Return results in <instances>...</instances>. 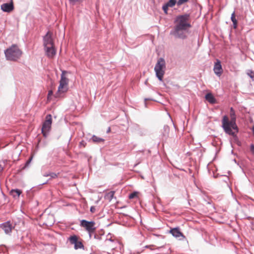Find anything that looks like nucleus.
Listing matches in <instances>:
<instances>
[{
    "label": "nucleus",
    "instance_id": "obj_1",
    "mask_svg": "<svg viewBox=\"0 0 254 254\" xmlns=\"http://www.w3.org/2000/svg\"><path fill=\"white\" fill-rule=\"evenodd\" d=\"M190 17L189 13L177 16L174 20L175 25L170 31V34L174 36L175 38L186 39L187 38V33L191 27Z\"/></svg>",
    "mask_w": 254,
    "mask_h": 254
},
{
    "label": "nucleus",
    "instance_id": "obj_2",
    "mask_svg": "<svg viewBox=\"0 0 254 254\" xmlns=\"http://www.w3.org/2000/svg\"><path fill=\"white\" fill-rule=\"evenodd\" d=\"M22 53V51L16 45H12L4 51L6 59L10 61H17L20 58Z\"/></svg>",
    "mask_w": 254,
    "mask_h": 254
},
{
    "label": "nucleus",
    "instance_id": "obj_3",
    "mask_svg": "<svg viewBox=\"0 0 254 254\" xmlns=\"http://www.w3.org/2000/svg\"><path fill=\"white\" fill-rule=\"evenodd\" d=\"M231 121L229 120V119L227 116L225 115L223 116L222 120V127H223L224 130L226 133L231 135L233 136H235L236 133L235 131H232V130L231 129V127L236 119V118L234 116V114L232 115V114L231 113Z\"/></svg>",
    "mask_w": 254,
    "mask_h": 254
},
{
    "label": "nucleus",
    "instance_id": "obj_4",
    "mask_svg": "<svg viewBox=\"0 0 254 254\" xmlns=\"http://www.w3.org/2000/svg\"><path fill=\"white\" fill-rule=\"evenodd\" d=\"M166 67L165 61L162 58H159L155 66L154 70L157 77L160 81L163 80V75L165 73L164 69Z\"/></svg>",
    "mask_w": 254,
    "mask_h": 254
},
{
    "label": "nucleus",
    "instance_id": "obj_5",
    "mask_svg": "<svg viewBox=\"0 0 254 254\" xmlns=\"http://www.w3.org/2000/svg\"><path fill=\"white\" fill-rule=\"evenodd\" d=\"M52 123V116L50 114H48L46 117V120L43 123L42 127V133L45 137H47L48 135L49 132L51 128Z\"/></svg>",
    "mask_w": 254,
    "mask_h": 254
},
{
    "label": "nucleus",
    "instance_id": "obj_6",
    "mask_svg": "<svg viewBox=\"0 0 254 254\" xmlns=\"http://www.w3.org/2000/svg\"><path fill=\"white\" fill-rule=\"evenodd\" d=\"M67 72L65 70H63L61 74V79L60 81V85L58 87V92H65L67 90V86L68 83V79L65 76V74Z\"/></svg>",
    "mask_w": 254,
    "mask_h": 254
},
{
    "label": "nucleus",
    "instance_id": "obj_7",
    "mask_svg": "<svg viewBox=\"0 0 254 254\" xmlns=\"http://www.w3.org/2000/svg\"><path fill=\"white\" fill-rule=\"evenodd\" d=\"M80 226L84 228L88 232H94L96 230L95 226V223L94 221H88L83 219L80 221Z\"/></svg>",
    "mask_w": 254,
    "mask_h": 254
},
{
    "label": "nucleus",
    "instance_id": "obj_8",
    "mask_svg": "<svg viewBox=\"0 0 254 254\" xmlns=\"http://www.w3.org/2000/svg\"><path fill=\"white\" fill-rule=\"evenodd\" d=\"M68 240L71 244H73L74 245V248L75 250L84 248V246L82 243L78 241V238L76 235L70 236L68 238Z\"/></svg>",
    "mask_w": 254,
    "mask_h": 254
},
{
    "label": "nucleus",
    "instance_id": "obj_9",
    "mask_svg": "<svg viewBox=\"0 0 254 254\" xmlns=\"http://www.w3.org/2000/svg\"><path fill=\"white\" fill-rule=\"evenodd\" d=\"M44 47L54 46V42L52 39V33L48 32L43 38Z\"/></svg>",
    "mask_w": 254,
    "mask_h": 254
},
{
    "label": "nucleus",
    "instance_id": "obj_10",
    "mask_svg": "<svg viewBox=\"0 0 254 254\" xmlns=\"http://www.w3.org/2000/svg\"><path fill=\"white\" fill-rule=\"evenodd\" d=\"M1 9L6 12L9 13L14 9V5L12 0H10L9 3H4L1 5Z\"/></svg>",
    "mask_w": 254,
    "mask_h": 254
},
{
    "label": "nucleus",
    "instance_id": "obj_11",
    "mask_svg": "<svg viewBox=\"0 0 254 254\" xmlns=\"http://www.w3.org/2000/svg\"><path fill=\"white\" fill-rule=\"evenodd\" d=\"M213 70L214 73L218 76H220L222 72V65L221 64V62L219 60H217V62L215 63Z\"/></svg>",
    "mask_w": 254,
    "mask_h": 254
},
{
    "label": "nucleus",
    "instance_id": "obj_12",
    "mask_svg": "<svg viewBox=\"0 0 254 254\" xmlns=\"http://www.w3.org/2000/svg\"><path fill=\"white\" fill-rule=\"evenodd\" d=\"M0 228L3 230L6 234L10 233L11 231V225L9 221L1 224Z\"/></svg>",
    "mask_w": 254,
    "mask_h": 254
},
{
    "label": "nucleus",
    "instance_id": "obj_13",
    "mask_svg": "<svg viewBox=\"0 0 254 254\" xmlns=\"http://www.w3.org/2000/svg\"><path fill=\"white\" fill-rule=\"evenodd\" d=\"M45 50L47 56L49 58H53L56 55V50L54 46L45 47Z\"/></svg>",
    "mask_w": 254,
    "mask_h": 254
},
{
    "label": "nucleus",
    "instance_id": "obj_14",
    "mask_svg": "<svg viewBox=\"0 0 254 254\" xmlns=\"http://www.w3.org/2000/svg\"><path fill=\"white\" fill-rule=\"evenodd\" d=\"M170 233H171L172 235L176 238L183 236V234L180 232L179 228H174L170 230Z\"/></svg>",
    "mask_w": 254,
    "mask_h": 254
},
{
    "label": "nucleus",
    "instance_id": "obj_15",
    "mask_svg": "<svg viewBox=\"0 0 254 254\" xmlns=\"http://www.w3.org/2000/svg\"><path fill=\"white\" fill-rule=\"evenodd\" d=\"M21 193L22 191L19 189L11 190L10 191V194L15 198H18Z\"/></svg>",
    "mask_w": 254,
    "mask_h": 254
},
{
    "label": "nucleus",
    "instance_id": "obj_16",
    "mask_svg": "<svg viewBox=\"0 0 254 254\" xmlns=\"http://www.w3.org/2000/svg\"><path fill=\"white\" fill-rule=\"evenodd\" d=\"M90 140L95 143H103L105 140L103 138L97 136L95 135L92 136Z\"/></svg>",
    "mask_w": 254,
    "mask_h": 254
},
{
    "label": "nucleus",
    "instance_id": "obj_17",
    "mask_svg": "<svg viewBox=\"0 0 254 254\" xmlns=\"http://www.w3.org/2000/svg\"><path fill=\"white\" fill-rule=\"evenodd\" d=\"M205 99L211 104H214L216 103V99L211 93L206 94L205 95Z\"/></svg>",
    "mask_w": 254,
    "mask_h": 254
},
{
    "label": "nucleus",
    "instance_id": "obj_18",
    "mask_svg": "<svg viewBox=\"0 0 254 254\" xmlns=\"http://www.w3.org/2000/svg\"><path fill=\"white\" fill-rule=\"evenodd\" d=\"M231 20L233 22V27L234 29H236L237 27L238 22L235 17V12L234 11L231 14Z\"/></svg>",
    "mask_w": 254,
    "mask_h": 254
},
{
    "label": "nucleus",
    "instance_id": "obj_19",
    "mask_svg": "<svg viewBox=\"0 0 254 254\" xmlns=\"http://www.w3.org/2000/svg\"><path fill=\"white\" fill-rule=\"evenodd\" d=\"M169 127L167 125H165L163 127V131H162V135L164 137L166 138L168 136L169 132Z\"/></svg>",
    "mask_w": 254,
    "mask_h": 254
},
{
    "label": "nucleus",
    "instance_id": "obj_20",
    "mask_svg": "<svg viewBox=\"0 0 254 254\" xmlns=\"http://www.w3.org/2000/svg\"><path fill=\"white\" fill-rule=\"evenodd\" d=\"M103 234L95 233L94 235V239L96 240V243H98L100 241L102 240V236Z\"/></svg>",
    "mask_w": 254,
    "mask_h": 254
},
{
    "label": "nucleus",
    "instance_id": "obj_21",
    "mask_svg": "<svg viewBox=\"0 0 254 254\" xmlns=\"http://www.w3.org/2000/svg\"><path fill=\"white\" fill-rule=\"evenodd\" d=\"M115 191H111L109 192L106 195V198L109 200V201H111L114 196L115 194Z\"/></svg>",
    "mask_w": 254,
    "mask_h": 254
},
{
    "label": "nucleus",
    "instance_id": "obj_22",
    "mask_svg": "<svg viewBox=\"0 0 254 254\" xmlns=\"http://www.w3.org/2000/svg\"><path fill=\"white\" fill-rule=\"evenodd\" d=\"M177 3L176 0H169L166 4L169 7H173Z\"/></svg>",
    "mask_w": 254,
    "mask_h": 254
},
{
    "label": "nucleus",
    "instance_id": "obj_23",
    "mask_svg": "<svg viewBox=\"0 0 254 254\" xmlns=\"http://www.w3.org/2000/svg\"><path fill=\"white\" fill-rule=\"evenodd\" d=\"M233 129L234 130H235L237 132H238V131H239L238 127H237V126L236 125V120H235V121L233 123V125H232V126L231 127V129Z\"/></svg>",
    "mask_w": 254,
    "mask_h": 254
},
{
    "label": "nucleus",
    "instance_id": "obj_24",
    "mask_svg": "<svg viewBox=\"0 0 254 254\" xmlns=\"http://www.w3.org/2000/svg\"><path fill=\"white\" fill-rule=\"evenodd\" d=\"M135 197H137V192L135 191L130 193L128 196L129 199H133Z\"/></svg>",
    "mask_w": 254,
    "mask_h": 254
},
{
    "label": "nucleus",
    "instance_id": "obj_25",
    "mask_svg": "<svg viewBox=\"0 0 254 254\" xmlns=\"http://www.w3.org/2000/svg\"><path fill=\"white\" fill-rule=\"evenodd\" d=\"M188 1L189 0H178V1L177 2V3L178 6H180L183 3L188 2Z\"/></svg>",
    "mask_w": 254,
    "mask_h": 254
},
{
    "label": "nucleus",
    "instance_id": "obj_26",
    "mask_svg": "<svg viewBox=\"0 0 254 254\" xmlns=\"http://www.w3.org/2000/svg\"><path fill=\"white\" fill-rule=\"evenodd\" d=\"M168 7L169 6L166 4H164L162 6V9L165 13H167Z\"/></svg>",
    "mask_w": 254,
    "mask_h": 254
},
{
    "label": "nucleus",
    "instance_id": "obj_27",
    "mask_svg": "<svg viewBox=\"0 0 254 254\" xmlns=\"http://www.w3.org/2000/svg\"><path fill=\"white\" fill-rule=\"evenodd\" d=\"M32 159V157H31L30 158H29V159L26 161L25 164V166L24 167V168H26L27 166H28L29 165V164H30V162L31 161Z\"/></svg>",
    "mask_w": 254,
    "mask_h": 254
},
{
    "label": "nucleus",
    "instance_id": "obj_28",
    "mask_svg": "<svg viewBox=\"0 0 254 254\" xmlns=\"http://www.w3.org/2000/svg\"><path fill=\"white\" fill-rule=\"evenodd\" d=\"M49 175L51 178H56L57 177V175L55 173H49Z\"/></svg>",
    "mask_w": 254,
    "mask_h": 254
},
{
    "label": "nucleus",
    "instance_id": "obj_29",
    "mask_svg": "<svg viewBox=\"0 0 254 254\" xmlns=\"http://www.w3.org/2000/svg\"><path fill=\"white\" fill-rule=\"evenodd\" d=\"M250 73H248V75L251 78L254 77V72L252 70H250Z\"/></svg>",
    "mask_w": 254,
    "mask_h": 254
},
{
    "label": "nucleus",
    "instance_id": "obj_30",
    "mask_svg": "<svg viewBox=\"0 0 254 254\" xmlns=\"http://www.w3.org/2000/svg\"><path fill=\"white\" fill-rule=\"evenodd\" d=\"M250 150L254 154V144H252L250 146Z\"/></svg>",
    "mask_w": 254,
    "mask_h": 254
},
{
    "label": "nucleus",
    "instance_id": "obj_31",
    "mask_svg": "<svg viewBox=\"0 0 254 254\" xmlns=\"http://www.w3.org/2000/svg\"><path fill=\"white\" fill-rule=\"evenodd\" d=\"M95 210V208L94 206H91L90 208V211L92 213L94 212Z\"/></svg>",
    "mask_w": 254,
    "mask_h": 254
},
{
    "label": "nucleus",
    "instance_id": "obj_32",
    "mask_svg": "<svg viewBox=\"0 0 254 254\" xmlns=\"http://www.w3.org/2000/svg\"><path fill=\"white\" fill-rule=\"evenodd\" d=\"M105 241V242H106L107 241H111V242H113V240L111 238L109 239H106Z\"/></svg>",
    "mask_w": 254,
    "mask_h": 254
},
{
    "label": "nucleus",
    "instance_id": "obj_33",
    "mask_svg": "<svg viewBox=\"0 0 254 254\" xmlns=\"http://www.w3.org/2000/svg\"><path fill=\"white\" fill-rule=\"evenodd\" d=\"M93 233V232H90H90H88V233H89V236L90 238H91V237H92V233Z\"/></svg>",
    "mask_w": 254,
    "mask_h": 254
},
{
    "label": "nucleus",
    "instance_id": "obj_34",
    "mask_svg": "<svg viewBox=\"0 0 254 254\" xmlns=\"http://www.w3.org/2000/svg\"><path fill=\"white\" fill-rule=\"evenodd\" d=\"M53 94V91H49V93H48V95L50 96L51 95H52Z\"/></svg>",
    "mask_w": 254,
    "mask_h": 254
},
{
    "label": "nucleus",
    "instance_id": "obj_35",
    "mask_svg": "<svg viewBox=\"0 0 254 254\" xmlns=\"http://www.w3.org/2000/svg\"><path fill=\"white\" fill-rule=\"evenodd\" d=\"M44 177H48L49 176V173H46V174H45L44 175H43Z\"/></svg>",
    "mask_w": 254,
    "mask_h": 254
},
{
    "label": "nucleus",
    "instance_id": "obj_36",
    "mask_svg": "<svg viewBox=\"0 0 254 254\" xmlns=\"http://www.w3.org/2000/svg\"><path fill=\"white\" fill-rule=\"evenodd\" d=\"M3 170V167L0 165V172Z\"/></svg>",
    "mask_w": 254,
    "mask_h": 254
},
{
    "label": "nucleus",
    "instance_id": "obj_37",
    "mask_svg": "<svg viewBox=\"0 0 254 254\" xmlns=\"http://www.w3.org/2000/svg\"><path fill=\"white\" fill-rule=\"evenodd\" d=\"M252 131H253V134H254V125L253 126L252 128Z\"/></svg>",
    "mask_w": 254,
    "mask_h": 254
},
{
    "label": "nucleus",
    "instance_id": "obj_38",
    "mask_svg": "<svg viewBox=\"0 0 254 254\" xmlns=\"http://www.w3.org/2000/svg\"><path fill=\"white\" fill-rule=\"evenodd\" d=\"M111 131V129H110V127H109L107 131V133H109L110 131Z\"/></svg>",
    "mask_w": 254,
    "mask_h": 254
},
{
    "label": "nucleus",
    "instance_id": "obj_39",
    "mask_svg": "<svg viewBox=\"0 0 254 254\" xmlns=\"http://www.w3.org/2000/svg\"><path fill=\"white\" fill-rule=\"evenodd\" d=\"M152 99H150V98H145V101H147V100H152Z\"/></svg>",
    "mask_w": 254,
    "mask_h": 254
},
{
    "label": "nucleus",
    "instance_id": "obj_40",
    "mask_svg": "<svg viewBox=\"0 0 254 254\" xmlns=\"http://www.w3.org/2000/svg\"><path fill=\"white\" fill-rule=\"evenodd\" d=\"M231 111H233V108H231Z\"/></svg>",
    "mask_w": 254,
    "mask_h": 254
},
{
    "label": "nucleus",
    "instance_id": "obj_41",
    "mask_svg": "<svg viewBox=\"0 0 254 254\" xmlns=\"http://www.w3.org/2000/svg\"><path fill=\"white\" fill-rule=\"evenodd\" d=\"M46 183H47V182L44 183H43V185L46 184Z\"/></svg>",
    "mask_w": 254,
    "mask_h": 254
}]
</instances>
